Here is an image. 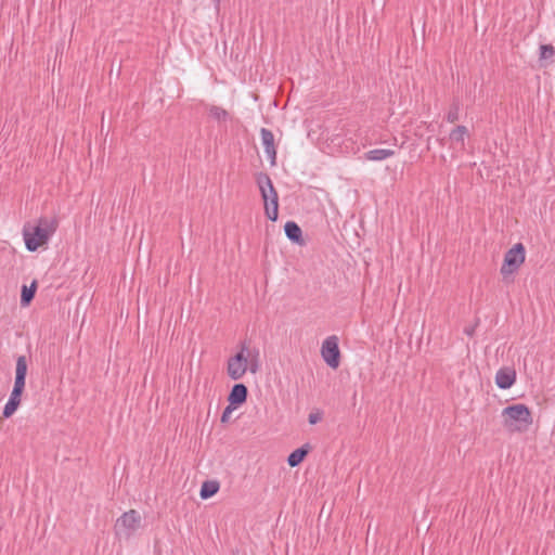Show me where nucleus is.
Wrapping results in <instances>:
<instances>
[{
  "label": "nucleus",
  "instance_id": "obj_19",
  "mask_svg": "<svg viewBox=\"0 0 555 555\" xmlns=\"http://www.w3.org/2000/svg\"><path fill=\"white\" fill-rule=\"evenodd\" d=\"M208 114L217 121H225L229 118V113L224 108L216 105H210L208 107Z\"/></svg>",
  "mask_w": 555,
  "mask_h": 555
},
{
  "label": "nucleus",
  "instance_id": "obj_11",
  "mask_svg": "<svg viewBox=\"0 0 555 555\" xmlns=\"http://www.w3.org/2000/svg\"><path fill=\"white\" fill-rule=\"evenodd\" d=\"M247 387L244 384H235L229 393L228 401L231 405L236 408L247 400Z\"/></svg>",
  "mask_w": 555,
  "mask_h": 555
},
{
  "label": "nucleus",
  "instance_id": "obj_14",
  "mask_svg": "<svg viewBox=\"0 0 555 555\" xmlns=\"http://www.w3.org/2000/svg\"><path fill=\"white\" fill-rule=\"evenodd\" d=\"M26 374H27L26 357L25 356H20L16 359L14 385H20V386H24L25 387Z\"/></svg>",
  "mask_w": 555,
  "mask_h": 555
},
{
  "label": "nucleus",
  "instance_id": "obj_18",
  "mask_svg": "<svg viewBox=\"0 0 555 555\" xmlns=\"http://www.w3.org/2000/svg\"><path fill=\"white\" fill-rule=\"evenodd\" d=\"M36 288H37L36 281H34L29 287L26 285H23L22 295H21V305L23 307L28 306L30 304V301L34 299Z\"/></svg>",
  "mask_w": 555,
  "mask_h": 555
},
{
  "label": "nucleus",
  "instance_id": "obj_24",
  "mask_svg": "<svg viewBox=\"0 0 555 555\" xmlns=\"http://www.w3.org/2000/svg\"><path fill=\"white\" fill-rule=\"evenodd\" d=\"M464 333L467 335V336H473L474 333H475V326H467L464 328Z\"/></svg>",
  "mask_w": 555,
  "mask_h": 555
},
{
  "label": "nucleus",
  "instance_id": "obj_6",
  "mask_svg": "<svg viewBox=\"0 0 555 555\" xmlns=\"http://www.w3.org/2000/svg\"><path fill=\"white\" fill-rule=\"evenodd\" d=\"M526 249L521 243L515 244L504 255V261L501 267V274L506 278L514 274L525 262Z\"/></svg>",
  "mask_w": 555,
  "mask_h": 555
},
{
  "label": "nucleus",
  "instance_id": "obj_3",
  "mask_svg": "<svg viewBox=\"0 0 555 555\" xmlns=\"http://www.w3.org/2000/svg\"><path fill=\"white\" fill-rule=\"evenodd\" d=\"M256 182L264 203V214L271 221H275L279 216V196L272 180L267 173L260 172L256 177Z\"/></svg>",
  "mask_w": 555,
  "mask_h": 555
},
{
  "label": "nucleus",
  "instance_id": "obj_23",
  "mask_svg": "<svg viewBox=\"0 0 555 555\" xmlns=\"http://www.w3.org/2000/svg\"><path fill=\"white\" fill-rule=\"evenodd\" d=\"M320 420H321V415L318 414V413H311L309 415V423L312 424V425L317 424Z\"/></svg>",
  "mask_w": 555,
  "mask_h": 555
},
{
  "label": "nucleus",
  "instance_id": "obj_16",
  "mask_svg": "<svg viewBox=\"0 0 555 555\" xmlns=\"http://www.w3.org/2000/svg\"><path fill=\"white\" fill-rule=\"evenodd\" d=\"M220 485L216 480H207L203 482L199 495L203 500L214 496L219 491Z\"/></svg>",
  "mask_w": 555,
  "mask_h": 555
},
{
  "label": "nucleus",
  "instance_id": "obj_21",
  "mask_svg": "<svg viewBox=\"0 0 555 555\" xmlns=\"http://www.w3.org/2000/svg\"><path fill=\"white\" fill-rule=\"evenodd\" d=\"M555 55V48L552 44H542L540 47V59L548 60Z\"/></svg>",
  "mask_w": 555,
  "mask_h": 555
},
{
  "label": "nucleus",
  "instance_id": "obj_13",
  "mask_svg": "<svg viewBox=\"0 0 555 555\" xmlns=\"http://www.w3.org/2000/svg\"><path fill=\"white\" fill-rule=\"evenodd\" d=\"M285 235L289 241L297 244H304L302 231L294 221H287L284 227Z\"/></svg>",
  "mask_w": 555,
  "mask_h": 555
},
{
  "label": "nucleus",
  "instance_id": "obj_8",
  "mask_svg": "<svg viewBox=\"0 0 555 555\" xmlns=\"http://www.w3.org/2000/svg\"><path fill=\"white\" fill-rule=\"evenodd\" d=\"M261 143L264 149V153L270 160L271 165L274 166L276 163V149L274 144V135L271 130L261 128L260 130Z\"/></svg>",
  "mask_w": 555,
  "mask_h": 555
},
{
  "label": "nucleus",
  "instance_id": "obj_15",
  "mask_svg": "<svg viewBox=\"0 0 555 555\" xmlns=\"http://www.w3.org/2000/svg\"><path fill=\"white\" fill-rule=\"evenodd\" d=\"M395 154L396 152L390 149H375L367 151L363 157L366 160L380 162L389 157H392Z\"/></svg>",
  "mask_w": 555,
  "mask_h": 555
},
{
  "label": "nucleus",
  "instance_id": "obj_7",
  "mask_svg": "<svg viewBox=\"0 0 555 555\" xmlns=\"http://www.w3.org/2000/svg\"><path fill=\"white\" fill-rule=\"evenodd\" d=\"M321 356L324 362L336 370L340 364V351L338 347V337L335 335L325 338L321 346Z\"/></svg>",
  "mask_w": 555,
  "mask_h": 555
},
{
  "label": "nucleus",
  "instance_id": "obj_12",
  "mask_svg": "<svg viewBox=\"0 0 555 555\" xmlns=\"http://www.w3.org/2000/svg\"><path fill=\"white\" fill-rule=\"evenodd\" d=\"M468 135V129L465 126H456L449 134V139L454 149H465V138Z\"/></svg>",
  "mask_w": 555,
  "mask_h": 555
},
{
  "label": "nucleus",
  "instance_id": "obj_9",
  "mask_svg": "<svg viewBox=\"0 0 555 555\" xmlns=\"http://www.w3.org/2000/svg\"><path fill=\"white\" fill-rule=\"evenodd\" d=\"M24 386L14 385L11 391L10 398L3 409V417H11L21 404V397L24 390Z\"/></svg>",
  "mask_w": 555,
  "mask_h": 555
},
{
  "label": "nucleus",
  "instance_id": "obj_2",
  "mask_svg": "<svg viewBox=\"0 0 555 555\" xmlns=\"http://www.w3.org/2000/svg\"><path fill=\"white\" fill-rule=\"evenodd\" d=\"M57 223L47 218H41L37 225H26L23 229V237L26 248L29 251H36L39 247L47 244L50 237L56 231Z\"/></svg>",
  "mask_w": 555,
  "mask_h": 555
},
{
  "label": "nucleus",
  "instance_id": "obj_25",
  "mask_svg": "<svg viewBox=\"0 0 555 555\" xmlns=\"http://www.w3.org/2000/svg\"><path fill=\"white\" fill-rule=\"evenodd\" d=\"M212 1H214L215 7L218 9V8H219V5H220V1H221V0H212Z\"/></svg>",
  "mask_w": 555,
  "mask_h": 555
},
{
  "label": "nucleus",
  "instance_id": "obj_20",
  "mask_svg": "<svg viewBox=\"0 0 555 555\" xmlns=\"http://www.w3.org/2000/svg\"><path fill=\"white\" fill-rule=\"evenodd\" d=\"M459 116H460V103L453 102L446 115V119L449 122H455L459 120Z\"/></svg>",
  "mask_w": 555,
  "mask_h": 555
},
{
  "label": "nucleus",
  "instance_id": "obj_4",
  "mask_svg": "<svg viewBox=\"0 0 555 555\" xmlns=\"http://www.w3.org/2000/svg\"><path fill=\"white\" fill-rule=\"evenodd\" d=\"M142 517L135 509L125 512L119 518H117L114 531L119 539H129L141 527Z\"/></svg>",
  "mask_w": 555,
  "mask_h": 555
},
{
  "label": "nucleus",
  "instance_id": "obj_5",
  "mask_svg": "<svg viewBox=\"0 0 555 555\" xmlns=\"http://www.w3.org/2000/svg\"><path fill=\"white\" fill-rule=\"evenodd\" d=\"M246 351H248L247 347L243 346L240 352L230 357L228 360L227 374L232 380L241 379L248 370V359L245 356ZM249 370L255 373L257 371V365L250 364Z\"/></svg>",
  "mask_w": 555,
  "mask_h": 555
},
{
  "label": "nucleus",
  "instance_id": "obj_17",
  "mask_svg": "<svg viewBox=\"0 0 555 555\" xmlns=\"http://www.w3.org/2000/svg\"><path fill=\"white\" fill-rule=\"evenodd\" d=\"M307 454H308V446H304L301 448L296 449L287 457L288 465L291 467H296L297 465H299L302 462V460L305 459V456Z\"/></svg>",
  "mask_w": 555,
  "mask_h": 555
},
{
  "label": "nucleus",
  "instance_id": "obj_1",
  "mask_svg": "<svg viewBox=\"0 0 555 555\" xmlns=\"http://www.w3.org/2000/svg\"><path fill=\"white\" fill-rule=\"evenodd\" d=\"M501 418L508 433L526 431L533 422L530 409L524 403L507 405L502 410Z\"/></svg>",
  "mask_w": 555,
  "mask_h": 555
},
{
  "label": "nucleus",
  "instance_id": "obj_22",
  "mask_svg": "<svg viewBox=\"0 0 555 555\" xmlns=\"http://www.w3.org/2000/svg\"><path fill=\"white\" fill-rule=\"evenodd\" d=\"M235 409H236L235 406H233V405H231V404L229 403V405H228V406H225V409H224V410H223V412H222V415H221V422H222V423H227V422H229L230 416H231L232 412H233Z\"/></svg>",
  "mask_w": 555,
  "mask_h": 555
},
{
  "label": "nucleus",
  "instance_id": "obj_10",
  "mask_svg": "<svg viewBox=\"0 0 555 555\" xmlns=\"http://www.w3.org/2000/svg\"><path fill=\"white\" fill-rule=\"evenodd\" d=\"M516 382V371L513 367H502L495 374V384L500 389H508Z\"/></svg>",
  "mask_w": 555,
  "mask_h": 555
}]
</instances>
